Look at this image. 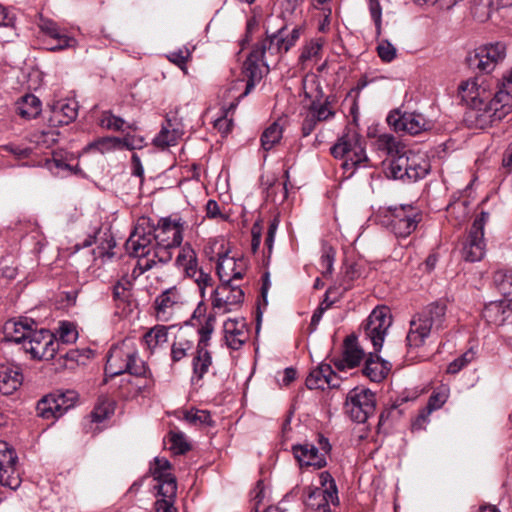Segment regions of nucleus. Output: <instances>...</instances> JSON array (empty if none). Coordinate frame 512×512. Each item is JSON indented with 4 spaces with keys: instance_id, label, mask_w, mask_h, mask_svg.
<instances>
[{
    "instance_id": "obj_1",
    "label": "nucleus",
    "mask_w": 512,
    "mask_h": 512,
    "mask_svg": "<svg viewBox=\"0 0 512 512\" xmlns=\"http://www.w3.org/2000/svg\"><path fill=\"white\" fill-rule=\"evenodd\" d=\"M512 111V95L499 88L491 100L470 104L464 114V122L469 128L486 129L500 122Z\"/></svg>"
},
{
    "instance_id": "obj_2",
    "label": "nucleus",
    "mask_w": 512,
    "mask_h": 512,
    "mask_svg": "<svg viewBox=\"0 0 512 512\" xmlns=\"http://www.w3.org/2000/svg\"><path fill=\"white\" fill-rule=\"evenodd\" d=\"M446 304L436 301L425 306L410 321V329L406 337L409 348H419L433 333L444 328L446 320Z\"/></svg>"
},
{
    "instance_id": "obj_3",
    "label": "nucleus",
    "mask_w": 512,
    "mask_h": 512,
    "mask_svg": "<svg viewBox=\"0 0 512 512\" xmlns=\"http://www.w3.org/2000/svg\"><path fill=\"white\" fill-rule=\"evenodd\" d=\"M336 159H342V168L352 176L358 167H366L368 157L365 152V140L352 128H346L337 142L330 148Z\"/></svg>"
},
{
    "instance_id": "obj_4",
    "label": "nucleus",
    "mask_w": 512,
    "mask_h": 512,
    "mask_svg": "<svg viewBox=\"0 0 512 512\" xmlns=\"http://www.w3.org/2000/svg\"><path fill=\"white\" fill-rule=\"evenodd\" d=\"M123 373L134 376L145 374V363L139 358L136 347L130 341L112 346L105 365V374L109 377Z\"/></svg>"
},
{
    "instance_id": "obj_5",
    "label": "nucleus",
    "mask_w": 512,
    "mask_h": 512,
    "mask_svg": "<svg viewBox=\"0 0 512 512\" xmlns=\"http://www.w3.org/2000/svg\"><path fill=\"white\" fill-rule=\"evenodd\" d=\"M153 241L155 242L154 232H146L145 229L140 226L135 228L126 241L125 248L127 252L131 256L138 258L137 264L132 271L133 277H139L156 265V261L150 259L154 246Z\"/></svg>"
},
{
    "instance_id": "obj_6",
    "label": "nucleus",
    "mask_w": 512,
    "mask_h": 512,
    "mask_svg": "<svg viewBox=\"0 0 512 512\" xmlns=\"http://www.w3.org/2000/svg\"><path fill=\"white\" fill-rule=\"evenodd\" d=\"M215 317L209 316L205 324L199 329V340L196 347V353L192 359L193 374L191 382L199 383L208 373L212 366V356L208 350L209 341L214 330Z\"/></svg>"
},
{
    "instance_id": "obj_7",
    "label": "nucleus",
    "mask_w": 512,
    "mask_h": 512,
    "mask_svg": "<svg viewBox=\"0 0 512 512\" xmlns=\"http://www.w3.org/2000/svg\"><path fill=\"white\" fill-rule=\"evenodd\" d=\"M505 89V84L493 80L487 75H479L461 82L458 87L462 100L467 106L478 101L485 102L493 98V94L499 89Z\"/></svg>"
},
{
    "instance_id": "obj_8",
    "label": "nucleus",
    "mask_w": 512,
    "mask_h": 512,
    "mask_svg": "<svg viewBox=\"0 0 512 512\" xmlns=\"http://www.w3.org/2000/svg\"><path fill=\"white\" fill-rule=\"evenodd\" d=\"M376 408L375 394L365 388H353L347 394L345 401V413L357 423H365L371 417Z\"/></svg>"
},
{
    "instance_id": "obj_9",
    "label": "nucleus",
    "mask_w": 512,
    "mask_h": 512,
    "mask_svg": "<svg viewBox=\"0 0 512 512\" xmlns=\"http://www.w3.org/2000/svg\"><path fill=\"white\" fill-rule=\"evenodd\" d=\"M489 220V213L482 211L473 221L462 248V257L468 262H477L486 254L484 228Z\"/></svg>"
},
{
    "instance_id": "obj_10",
    "label": "nucleus",
    "mask_w": 512,
    "mask_h": 512,
    "mask_svg": "<svg viewBox=\"0 0 512 512\" xmlns=\"http://www.w3.org/2000/svg\"><path fill=\"white\" fill-rule=\"evenodd\" d=\"M391 324L392 316L387 306L376 307L363 323L362 327L365 338L370 340L375 352L381 350L387 330Z\"/></svg>"
},
{
    "instance_id": "obj_11",
    "label": "nucleus",
    "mask_w": 512,
    "mask_h": 512,
    "mask_svg": "<svg viewBox=\"0 0 512 512\" xmlns=\"http://www.w3.org/2000/svg\"><path fill=\"white\" fill-rule=\"evenodd\" d=\"M318 447L311 443L297 444L292 446V452L300 467H312L315 470L322 469L327 465L326 456L331 451L329 440L319 436Z\"/></svg>"
},
{
    "instance_id": "obj_12",
    "label": "nucleus",
    "mask_w": 512,
    "mask_h": 512,
    "mask_svg": "<svg viewBox=\"0 0 512 512\" xmlns=\"http://www.w3.org/2000/svg\"><path fill=\"white\" fill-rule=\"evenodd\" d=\"M78 393L74 390L56 391L43 397L36 407L38 416L43 419L59 418L74 407Z\"/></svg>"
},
{
    "instance_id": "obj_13",
    "label": "nucleus",
    "mask_w": 512,
    "mask_h": 512,
    "mask_svg": "<svg viewBox=\"0 0 512 512\" xmlns=\"http://www.w3.org/2000/svg\"><path fill=\"white\" fill-rule=\"evenodd\" d=\"M33 359L52 360L59 352V342L49 330H32L23 346Z\"/></svg>"
},
{
    "instance_id": "obj_14",
    "label": "nucleus",
    "mask_w": 512,
    "mask_h": 512,
    "mask_svg": "<svg viewBox=\"0 0 512 512\" xmlns=\"http://www.w3.org/2000/svg\"><path fill=\"white\" fill-rule=\"evenodd\" d=\"M506 56V46L497 42L476 48L467 56V63L481 72L490 73Z\"/></svg>"
},
{
    "instance_id": "obj_15",
    "label": "nucleus",
    "mask_w": 512,
    "mask_h": 512,
    "mask_svg": "<svg viewBox=\"0 0 512 512\" xmlns=\"http://www.w3.org/2000/svg\"><path fill=\"white\" fill-rule=\"evenodd\" d=\"M388 227L397 236L406 238L421 221V213L412 205H402L388 211Z\"/></svg>"
},
{
    "instance_id": "obj_16",
    "label": "nucleus",
    "mask_w": 512,
    "mask_h": 512,
    "mask_svg": "<svg viewBox=\"0 0 512 512\" xmlns=\"http://www.w3.org/2000/svg\"><path fill=\"white\" fill-rule=\"evenodd\" d=\"M186 223L180 217L161 218L153 227L155 242L166 247H180Z\"/></svg>"
},
{
    "instance_id": "obj_17",
    "label": "nucleus",
    "mask_w": 512,
    "mask_h": 512,
    "mask_svg": "<svg viewBox=\"0 0 512 512\" xmlns=\"http://www.w3.org/2000/svg\"><path fill=\"white\" fill-rule=\"evenodd\" d=\"M244 300V292L236 283H223L212 291V307L215 313L233 311Z\"/></svg>"
},
{
    "instance_id": "obj_18",
    "label": "nucleus",
    "mask_w": 512,
    "mask_h": 512,
    "mask_svg": "<svg viewBox=\"0 0 512 512\" xmlns=\"http://www.w3.org/2000/svg\"><path fill=\"white\" fill-rule=\"evenodd\" d=\"M171 469V463L163 457H155L149 468V473L158 482V494L166 498H175L177 492L176 478Z\"/></svg>"
},
{
    "instance_id": "obj_19",
    "label": "nucleus",
    "mask_w": 512,
    "mask_h": 512,
    "mask_svg": "<svg viewBox=\"0 0 512 512\" xmlns=\"http://www.w3.org/2000/svg\"><path fill=\"white\" fill-rule=\"evenodd\" d=\"M387 121L393 126L394 130L403 131L410 135H417L432 127V123L428 121L422 114L416 112H398L389 114Z\"/></svg>"
},
{
    "instance_id": "obj_20",
    "label": "nucleus",
    "mask_w": 512,
    "mask_h": 512,
    "mask_svg": "<svg viewBox=\"0 0 512 512\" xmlns=\"http://www.w3.org/2000/svg\"><path fill=\"white\" fill-rule=\"evenodd\" d=\"M185 302L184 296L180 290L173 286L155 298L154 308L156 318L160 321H169L174 312Z\"/></svg>"
},
{
    "instance_id": "obj_21",
    "label": "nucleus",
    "mask_w": 512,
    "mask_h": 512,
    "mask_svg": "<svg viewBox=\"0 0 512 512\" xmlns=\"http://www.w3.org/2000/svg\"><path fill=\"white\" fill-rule=\"evenodd\" d=\"M246 269L247 264L243 257H230L227 252L219 255L216 270L220 282L235 283L243 278Z\"/></svg>"
},
{
    "instance_id": "obj_22",
    "label": "nucleus",
    "mask_w": 512,
    "mask_h": 512,
    "mask_svg": "<svg viewBox=\"0 0 512 512\" xmlns=\"http://www.w3.org/2000/svg\"><path fill=\"white\" fill-rule=\"evenodd\" d=\"M301 35V27L295 26L290 32L284 25L276 32L270 34L269 53L271 55L285 54L294 47Z\"/></svg>"
},
{
    "instance_id": "obj_23",
    "label": "nucleus",
    "mask_w": 512,
    "mask_h": 512,
    "mask_svg": "<svg viewBox=\"0 0 512 512\" xmlns=\"http://www.w3.org/2000/svg\"><path fill=\"white\" fill-rule=\"evenodd\" d=\"M78 115L75 101L58 100L51 106L48 122L51 126H63L73 122Z\"/></svg>"
},
{
    "instance_id": "obj_24",
    "label": "nucleus",
    "mask_w": 512,
    "mask_h": 512,
    "mask_svg": "<svg viewBox=\"0 0 512 512\" xmlns=\"http://www.w3.org/2000/svg\"><path fill=\"white\" fill-rule=\"evenodd\" d=\"M340 382L336 373L329 364L321 363L312 370L306 378V386L309 389H324L325 386L336 388Z\"/></svg>"
},
{
    "instance_id": "obj_25",
    "label": "nucleus",
    "mask_w": 512,
    "mask_h": 512,
    "mask_svg": "<svg viewBox=\"0 0 512 512\" xmlns=\"http://www.w3.org/2000/svg\"><path fill=\"white\" fill-rule=\"evenodd\" d=\"M224 338L229 348L238 350L248 339L244 319H228L224 322Z\"/></svg>"
},
{
    "instance_id": "obj_26",
    "label": "nucleus",
    "mask_w": 512,
    "mask_h": 512,
    "mask_svg": "<svg viewBox=\"0 0 512 512\" xmlns=\"http://www.w3.org/2000/svg\"><path fill=\"white\" fill-rule=\"evenodd\" d=\"M20 368L9 363H0V393L13 394L22 384Z\"/></svg>"
},
{
    "instance_id": "obj_27",
    "label": "nucleus",
    "mask_w": 512,
    "mask_h": 512,
    "mask_svg": "<svg viewBox=\"0 0 512 512\" xmlns=\"http://www.w3.org/2000/svg\"><path fill=\"white\" fill-rule=\"evenodd\" d=\"M305 504L315 510L329 511V505H338V493L332 490L328 492L323 488L309 487Z\"/></svg>"
},
{
    "instance_id": "obj_28",
    "label": "nucleus",
    "mask_w": 512,
    "mask_h": 512,
    "mask_svg": "<svg viewBox=\"0 0 512 512\" xmlns=\"http://www.w3.org/2000/svg\"><path fill=\"white\" fill-rule=\"evenodd\" d=\"M34 324L33 320L28 319L20 321L9 320L4 325V339L21 344L23 347L33 330Z\"/></svg>"
},
{
    "instance_id": "obj_29",
    "label": "nucleus",
    "mask_w": 512,
    "mask_h": 512,
    "mask_svg": "<svg viewBox=\"0 0 512 512\" xmlns=\"http://www.w3.org/2000/svg\"><path fill=\"white\" fill-rule=\"evenodd\" d=\"M181 136L182 130L177 119L166 118L160 132L153 139V144L158 148L165 149L176 145Z\"/></svg>"
},
{
    "instance_id": "obj_30",
    "label": "nucleus",
    "mask_w": 512,
    "mask_h": 512,
    "mask_svg": "<svg viewBox=\"0 0 512 512\" xmlns=\"http://www.w3.org/2000/svg\"><path fill=\"white\" fill-rule=\"evenodd\" d=\"M512 311V298L491 301L485 305L482 316L489 324L500 325L506 319V314Z\"/></svg>"
},
{
    "instance_id": "obj_31",
    "label": "nucleus",
    "mask_w": 512,
    "mask_h": 512,
    "mask_svg": "<svg viewBox=\"0 0 512 512\" xmlns=\"http://www.w3.org/2000/svg\"><path fill=\"white\" fill-rule=\"evenodd\" d=\"M364 357V351L359 348L357 340L354 336H348L344 342V351L342 359H338L334 362L335 366L339 370L345 368H354Z\"/></svg>"
},
{
    "instance_id": "obj_32",
    "label": "nucleus",
    "mask_w": 512,
    "mask_h": 512,
    "mask_svg": "<svg viewBox=\"0 0 512 512\" xmlns=\"http://www.w3.org/2000/svg\"><path fill=\"white\" fill-rule=\"evenodd\" d=\"M391 365L376 353H369L365 360L363 374L372 382H381L390 371Z\"/></svg>"
},
{
    "instance_id": "obj_33",
    "label": "nucleus",
    "mask_w": 512,
    "mask_h": 512,
    "mask_svg": "<svg viewBox=\"0 0 512 512\" xmlns=\"http://www.w3.org/2000/svg\"><path fill=\"white\" fill-rule=\"evenodd\" d=\"M260 62L264 64V60H261L258 57H252V53H249L247 59L243 63L242 68L243 74L247 78L245 91L237 97V100L248 95L250 91L255 87V83L262 78V73L259 66Z\"/></svg>"
},
{
    "instance_id": "obj_34",
    "label": "nucleus",
    "mask_w": 512,
    "mask_h": 512,
    "mask_svg": "<svg viewBox=\"0 0 512 512\" xmlns=\"http://www.w3.org/2000/svg\"><path fill=\"white\" fill-rule=\"evenodd\" d=\"M18 457L14 449L5 441H0V473H4L5 478L12 475H19L16 468Z\"/></svg>"
},
{
    "instance_id": "obj_35",
    "label": "nucleus",
    "mask_w": 512,
    "mask_h": 512,
    "mask_svg": "<svg viewBox=\"0 0 512 512\" xmlns=\"http://www.w3.org/2000/svg\"><path fill=\"white\" fill-rule=\"evenodd\" d=\"M17 113L26 119L37 117L41 112V101L33 94H26L16 103Z\"/></svg>"
},
{
    "instance_id": "obj_36",
    "label": "nucleus",
    "mask_w": 512,
    "mask_h": 512,
    "mask_svg": "<svg viewBox=\"0 0 512 512\" xmlns=\"http://www.w3.org/2000/svg\"><path fill=\"white\" fill-rule=\"evenodd\" d=\"M132 283L129 280L118 281L112 289V297L117 309L126 311L131 302Z\"/></svg>"
},
{
    "instance_id": "obj_37",
    "label": "nucleus",
    "mask_w": 512,
    "mask_h": 512,
    "mask_svg": "<svg viewBox=\"0 0 512 512\" xmlns=\"http://www.w3.org/2000/svg\"><path fill=\"white\" fill-rule=\"evenodd\" d=\"M429 167V162L424 157L412 152L408 153V180L417 181L425 177Z\"/></svg>"
},
{
    "instance_id": "obj_38",
    "label": "nucleus",
    "mask_w": 512,
    "mask_h": 512,
    "mask_svg": "<svg viewBox=\"0 0 512 512\" xmlns=\"http://www.w3.org/2000/svg\"><path fill=\"white\" fill-rule=\"evenodd\" d=\"M408 153H399L395 156L390 157L388 166L386 168V174L388 177L393 179H407L408 175Z\"/></svg>"
},
{
    "instance_id": "obj_39",
    "label": "nucleus",
    "mask_w": 512,
    "mask_h": 512,
    "mask_svg": "<svg viewBox=\"0 0 512 512\" xmlns=\"http://www.w3.org/2000/svg\"><path fill=\"white\" fill-rule=\"evenodd\" d=\"M144 342L151 352L163 347L168 341V328L156 325L144 334Z\"/></svg>"
},
{
    "instance_id": "obj_40",
    "label": "nucleus",
    "mask_w": 512,
    "mask_h": 512,
    "mask_svg": "<svg viewBox=\"0 0 512 512\" xmlns=\"http://www.w3.org/2000/svg\"><path fill=\"white\" fill-rule=\"evenodd\" d=\"M175 264L182 268L185 275L197 268V256L190 244H185L176 257Z\"/></svg>"
},
{
    "instance_id": "obj_41",
    "label": "nucleus",
    "mask_w": 512,
    "mask_h": 512,
    "mask_svg": "<svg viewBox=\"0 0 512 512\" xmlns=\"http://www.w3.org/2000/svg\"><path fill=\"white\" fill-rule=\"evenodd\" d=\"M283 136V128L278 122L269 125L261 135V147L265 151L271 150L280 142Z\"/></svg>"
},
{
    "instance_id": "obj_42",
    "label": "nucleus",
    "mask_w": 512,
    "mask_h": 512,
    "mask_svg": "<svg viewBox=\"0 0 512 512\" xmlns=\"http://www.w3.org/2000/svg\"><path fill=\"white\" fill-rule=\"evenodd\" d=\"M100 126L108 130L123 131L126 127V122L121 117L114 115L111 111H104L100 118ZM127 128L136 130L134 124H128Z\"/></svg>"
},
{
    "instance_id": "obj_43",
    "label": "nucleus",
    "mask_w": 512,
    "mask_h": 512,
    "mask_svg": "<svg viewBox=\"0 0 512 512\" xmlns=\"http://www.w3.org/2000/svg\"><path fill=\"white\" fill-rule=\"evenodd\" d=\"M194 347V342L188 338L179 336L172 344L171 359L176 363L185 358Z\"/></svg>"
},
{
    "instance_id": "obj_44",
    "label": "nucleus",
    "mask_w": 512,
    "mask_h": 512,
    "mask_svg": "<svg viewBox=\"0 0 512 512\" xmlns=\"http://www.w3.org/2000/svg\"><path fill=\"white\" fill-rule=\"evenodd\" d=\"M308 110L320 121H327L335 116V111L331 106L330 98L327 97L323 103L312 101Z\"/></svg>"
},
{
    "instance_id": "obj_45",
    "label": "nucleus",
    "mask_w": 512,
    "mask_h": 512,
    "mask_svg": "<svg viewBox=\"0 0 512 512\" xmlns=\"http://www.w3.org/2000/svg\"><path fill=\"white\" fill-rule=\"evenodd\" d=\"M324 40L322 38L310 40L302 49L299 56V62L304 64L305 62L312 59H319L321 56L322 47Z\"/></svg>"
},
{
    "instance_id": "obj_46",
    "label": "nucleus",
    "mask_w": 512,
    "mask_h": 512,
    "mask_svg": "<svg viewBox=\"0 0 512 512\" xmlns=\"http://www.w3.org/2000/svg\"><path fill=\"white\" fill-rule=\"evenodd\" d=\"M494 283L504 298H512V272L497 271L494 274Z\"/></svg>"
},
{
    "instance_id": "obj_47",
    "label": "nucleus",
    "mask_w": 512,
    "mask_h": 512,
    "mask_svg": "<svg viewBox=\"0 0 512 512\" xmlns=\"http://www.w3.org/2000/svg\"><path fill=\"white\" fill-rule=\"evenodd\" d=\"M186 276L192 278L197 284L202 298L205 297L206 288L212 287L213 285V279L210 273L205 272L203 269H198V267Z\"/></svg>"
},
{
    "instance_id": "obj_48",
    "label": "nucleus",
    "mask_w": 512,
    "mask_h": 512,
    "mask_svg": "<svg viewBox=\"0 0 512 512\" xmlns=\"http://www.w3.org/2000/svg\"><path fill=\"white\" fill-rule=\"evenodd\" d=\"M377 145L380 150L386 151L390 157L399 154L401 150L400 143L391 134L379 135L377 138Z\"/></svg>"
},
{
    "instance_id": "obj_49",
    "label": "nucleus",
    "mask_w": 512,
    "mask_h": 512,
    "mask_svg": "<svg viewBox=\"0 0 512 512\" xmlns=\"http://www.w3.org/2000/svg\"><path fill=\"white\" fill-rule=\"evenodd\" d=\"M58 338L57 341L60 344H71L74 343L78 338V332L74 324L70 322H61L57 330Z\"/></svg>"
},
{
    "instance_id": "obj_50",
    "label": "nucleus",
    "mask_w": 512,
    "mask_h": 512,
    "mask_svg": "<svg viewBox=\"0 0 512 512\" xmlns=\"http://www.w3.org/2000/svg\"><path fill=\"white\" fill-rule=\"evenodd\" d=\"M89 149H94L99 151L100 153H105L113 149H121L120 148V138L118 137H103L100 138L88 146Z\"/></svg>"
},
{
    "instance_id": "obj_51",
    "label": "nucleus",
    "mask_w": 512,
    "mask_h": 512,
    "mask_svg": "<svg viewBox=\"0 0 512 512\" xmlns=\"http://www.w3.org/2000/svg\"><path fill=\"white\" fill-rule=\"evenodd\" d=\"M184 419L193 425H212L211 415L206 410H190L186 411Z\"/></svg>"
},
{
    "instance_id": "obj_52",
    "label": "nucleus",
    "mask_w": 512,
    "mask_h": 512,
    "mask_svg": "<svg viewBox=\"0 0 512 512\" xmlns=\"http://www.w3.org/2000/svg\"><path fill=\"white\" fill-rule=\"evenodd\" d=\"M41 31L45 33L51 40L59 41L67 34L52 20H44L40 25Z\"/></svg>"
},
{
    "instance_id": "obj_53",
    "label": "nucleus",
    "mask_w": 512,
    "mask_h": 512,
    "mask_svg": "<svg viewBox=\"0 0 512 512\" xmlns=\"http://www.w3.org/2000/svg\"><path fill=\"white\" fill-rule=\"evenodd\" d=\"M41 31L45 33L51 40L59 41L67 34L52 20H44L40 25Z\"/></svg>"
},
{
    "instance_id": "obj_54",
    "label": "nucleus",
    "mask_w": 512,
    "mask_h": 512,
    "mask_svg": "<svg viewBox=\"0 0 512 512\" xmlns=\"http://www.w3.org/2000/svg\"><path fill=\"white\" fill-rule=\"evenodd\" d=\"M170 442V449L174 454H184L190 449L185 435L181 432H170Z\"/></svg>"
},
{
    "instance_id": "obj_55",
    "label": "nucleus",
    "mask_w": 512,
    "mask_h": 512,
    "mask_svg": "<svg viewBox=\"0 0 512 512\" xmlns=\"http://www.w3.org/2000/svg\"><path fill=\"white\" fill-rule=\"evenodd\" d=\"M113 410L110 407L109 403L102 402L95 406L93 411L89 415L90 423H101L106 420L111 414Z\"/></svg>"
},
{
    "instance_id": "obj_56",
    "label": "nucleus",
    "mask_w": 512,
    "mask_h": 512,
    "mask_svg": "<svg viewBox=\"0 0 512 512\" xmlns=\"http://www.w3.org/2000/svg\"><path fill=\"white\" fill-rule=\"evenodd\" d=\"M447 399H448L447 389L443 388L438 391H433V393L429 397L428 404H427L428 413H431L432 411L441 408L445 404Z\"/></svg>"
},
{
    "instance_id": "obj_57",
    "label": "nucleus",
    "mask_w": 512,
    "mask_h": 512,
    "mask_svg": "<svg viewBox=\"0 0 512 512\" xmlns=\"http://www.w3.org/2000/svg\"><path fill=\"white\" fill-rule=\"evenodd\" d=\"M175 247H166L164 245H157L155 242V245L152 248L153 255L150 257V259H154L159 263L166 264L172 259V249Z\"/></svg>"
},
{
    "instance_id": "obj_58",
    "label": "nucleus",
    "mask_w": 512,
    "mask_h": 512,
    "mask_svg": "<svg viewBox=\"0 0 512 512\" xmlns=\"http://www.w3.org/2000/svg\"><path fill=\"white\" fill-rule=\"evenodd\" d=\"M474 358V353L472 351H467L460 357L456 358L452 361L447 368V372L450 374L458 373L463 367H465L468 363H470Z\"/></svg>"
},
{
    "instance_id": "obj_59",
    "label": "nucleus",
    "mask_w": 512,
    "mask_h": 512,
    "mask_svg": "<svg viewBox=\"0 0 512 512\" xmlns=\"http://www.w3.org/2000/svg\"><path fill=\"white\" fill-rule=\"evenodd\" d=\"M377 52L384 62H391L396 57V48L387 40H383L378 44Z\"/></svg>"
},
{
    "instance_id": "obj_60",
    "label": "nucleus",
    "mask_w": 512,
    "mask_h": 512,
    "mask_svg": "<svg viewBox=\"0 0 512 512\" xmlns=\"http://www.w3.org/2000/svg\"><path fill=\"white\" fill-rule=\"evenodd\" d=\"M190 57L188 49H179L178 51L171 52L167 58L170 62L177 65L179 68L184 69Z\"/></svg>"
},
{
    "instance_id": "obj_61",
    "label": "nucleus",
    "mask_w": 512,
    "mask_h": 512,
    "mask_svg": "<svg viewBox=\"0 0 512 512\" xmlns=\"http://www.w3.org/2000/svg\"><path fill=\"white\" fill-rule=\"evenodd\" d=\"M144 145V138L135 135L127 134L123 138H120V148H127L129 150L140 149Z\"/></svg>"
},
{
    "instance_id": "obj_62",
    "label": "nucleus",
    "mask_w": 512,
    "mask_h": 512,
    "mask_svg": "<svg viewBox=\"0 0 512 512\" xmlns=\"http://www.w3.org/2000/svg\"><path fill=\"white\" fill-rule=\"evenodd\" d=\"M320 123V121L310 112L307 110V113L303 119L301 132L304 137L309 136L316 128L317 124Z\"/></svg>"
},
{
    "instance_id": "obj_63",
    "label": "nucleus",
    "mask_w": 512,
    "mask_h": 512,
    "mask_svg": "<svg viewBox=\"0 0 512 512\" xmlns=\"http://www.w3.org/2000/svg\"><path fill=\"white\" fill-rule=\"evenodd\" d=\"M369 10L371 14V18L373 19L377 31L380 32L381 29V20H382V9L378 0H370L369 1Z\"/></svg>"
},
{
    "instance_id": "obj_64",
    "label": "nucleus",
    "mask_w": 512,
    "mask_h": 512,
    "mask_svg": "<svg viewBox=\"0 0 512 512\" xmlns=\"http://www.w3.org/2000/svg\"><path fill=\"white\" fill-rule=\"evenodd\" d=\"M174 498L162 497L155 502V512H177L173 504Z\"/></svg>"
}]
</instances>
